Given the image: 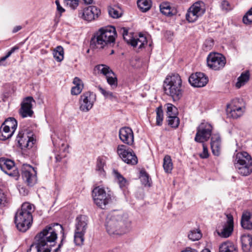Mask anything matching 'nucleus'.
Segmentation results:
<instances>
[{
    "label": "nucleus",
    "mask_w": 252,
    "mask_h": 252,
    "mask_svg": "<svg viewBox=\"0 0 252 252\" xmlns=\"http://www.w3.org/2000/svg\"><path fill=\"white\" fill-rule=\"evenodd\" d=\"M35 103V101L33 98L29 96L25 97L21 103V106H25L32 109L33 105Z\"/></svg>",
    "instance_id": "nucleus-44"
},
{
    "label": "nucleus",
    "mask_w": 252,
    "mask_h": 252,
    "mask_svg": "<svg viewBox=\"0 0 252 252\" xmlns=\"http://www.w3.org/2000/svg\"><path fill=\"white\" fill-rule=\"evenodd\" d=\"M92 196L94 203L99 208L104 209L111 200V195L106 192L104 189L100 186L94 189Z\"/></svg>",
    "instance_id": "nucleus-8"
},
{
    "label": "nucleus",
    "mask_w": 252,
    "mask_h": 252,
    "mask_svg": "<svg viewBox=\"0 0 252 252\" xmlns=\"http://www.w3.org/2000/svg\"><path fill=\"white\" fill-rule=\"evenodd\" d=\"M22 27L21 26H17L14 28L12 32L13 33H16L20 31Z\"/></svg>",
    "instance_id": "nucleus-58"
},
{
    "label": "nucleus",
    "mask_w": 252,
    "mask_h": 252,
    "mask_svg": "<svg viewBox=\"0 0 252 252\" xmlns=\"http://www.w3.org/2000/svg\"><path fill=\"white\" fill-rule=\"evenodd\" d=\"M139 178L142 184L145 186H150L149 176L145 170H141L140 171Z\"/></svg>",
    "instance_id": "nucleus-41"
},
{
    "label": "nucleus",
    "mask_w": 252,
    "mask_h": 252,
    "mask_svg": "<svg viewBox=\"0 0 252 252\" xmlns=\"http://www.w3.org/2000/svg\"><path fill=\"white\" fill-rule=\"evenodd\" d=\"M108 10L109 15L113 18H118L122 16V12L116 8L109 7Z\"/></svg>",
    "instance_id": "nucleus-45"
},
{
    "label": "nucleus",
    "mask_w": 252,
    "mask_h": 252,
    "mask_svg": "<svg viewBox=\"0 0 252 252\" xmlns=\"http://www.w3.org/2000/svg\"><path fill=\"white\" fill-rule=\"evenodd\" d=\"M227 107L230 108V116L234 119L241 117L246 111V103L241 97L233 99Z\"/></svg>",
    "instance_id": "nucleus-10"
},
{
    "label": "nucleus",
    "mask_w": 252,
    "mask_h": 252,
    "mask_svg": "<svg viewBox=\"0 0 252 252\" xmlns=\"http://www.w3.org/2000/svg\"><path fill=\"white\" fill-rule=\"evenodd\" d=\"M117 36L115 28L113 26L101 28L92 38L91 45L96 48L102 49L105 46L114 43Z\"/></svg>",
    "instance_id": "nucleus-4"
},
{
    "label": "nucleus",
    "mask_w": 252,
    "mask_h": 252,
    "mask_svg": "<svg viewBox=\"0 0 252 252\" xmlns=\"http://www.w3.org/2000/svg\"><path fill=\"white\" fill-rule=\"evenodd\" d=\"M178 110L177 108L170 103L167 104L166 114L168 117L177 116Z\"/></svg>",
    "instance_id": "nucleus-42"
},
{
    "label": "nucleus",
    "mask_w": 252,
    "mask_h": 252,
    "mask_svg": "<svg viewBox=\"0 0 252 252\" xmlns=\"http://www.w3.org/2000/svg\"><path fill=\"white\" fill-rule=\"evenodd\" d=\"M115 173L117 179L118 180L120 186L122 188L125 186L126 183V179L117 171H115Z\"/></svg>",
    "instance_id": "nucleus-49"
},
{
    "label": "nucleus",
    "mask_w": 252,
    "mask_h": 252,
    "mask_svg": "<svg viewBox=\"0 0 252 252\" xmlns=\"http://www.w3.org/2000/svg\"><path fill=\"white\" fill-rule=\"evenodd\" d=\"M58 230H60L61 232L63 233V238L60 244L62 246L64 239V232L62 225L58 223L47 226L42 231L36 235L35 240L45 248H49L51 251L57 239V231Z\"/></svg>",
    "instance_id": "nucleus-2"
},
{
    "label": "nucleus",
    "mask_w": 252,
    "mask_h": 252,
    "mask_svg": "<svg viewBox=\"0 0 252 252\" xmlns=\"http://www.w3.org/2000/svg\"><path fill=\"white\" fill-rule=\"evenodd\" d=\"M0 169L10 177L17 180L19 172L13 160L5 158H0Z\"/></svg>",
    "instance_id": "nucleus-12"
},
{
    "label": "nucleus",
    "mask_w": 252,
    "mask_h": 252,
    "mask_svg": "<svg viewBox=\"0 0 252 252\" xmlns=\"http://www.w3.org/2000/svg\"><path fill=\"white\" fill-rule=\"evenodd\" d=\"M242 250L244 252H250L252 247V237L250 235H243L241 237Z\"/></svg>",
    "instance_id": "nucleus-26"
},
{
    "label": "nucleus",
    "mask_w": 252,
    "mask_h": 252,
    "mask_svg": "<svg viewBox=\"0 0 252 252\" xmlns=\"http://www.w3.org/2000/svg\"><path fill=\"white\" fill-rule=\"evenodd\" d=\"M211 147L213 154L218 156L220 153V138L218 135H214L211 138Z\"/></svg>",
    "instance_id": "nucleus-23"
},
{
    "label": "nucleus",
    "mask_w": 252,
    "mask_h": 252,
    "mask_svg": "<svg viewBox=\"0 0 252 252\" xmlns=\"http://www.w3.org/2000/svg\"><path fill=\"white\" fill-rule=\"evenodd\" d=\"M243 22L246 24L252 23V7L244 16L243 19Z\"/></svg>",
    "instance_id": "nucleus-48"
},
{
    "label": "nucleus",
    "mask_w": 252,
    "mask_h": 252,
    "mask_svg": "<svg viewBox=\"0 0 252 252\" xmlns=\"http://www.w3.org/2000/svg\"><path fill=\"white\" fill-rule=\"evenodd\" d=\"M19 113L22 118H26L28 117H32L33 114V111L32 108L21 106L19 110Z\"/></svg>",
    "instance_id": "nucleus-39"
},
{
    "label": "nucleus",
    "mask_w": 252,
    "mask_h": 252,
    "mask_svg": "<svg viewBox=\"0 0 252 252\" xmlns=\"http://www.w3.org/2000/svg\"><path fill=\"white\" fill-rule=\"evenodd\" d=\"M137 3L139 9L143 12L149 10L151 6L150 0H138Z\"/></svg>",
    "instance_id": "nucleus-36"
},
{
    "label": "nucleus",
    "mask_w": 252,
    "mask_h": 252,
    "mask_svg": "<svg viewBox=\"0 0 252 252\" xmlns=\"http://www.w3.org/2000/svg\"><path fill=\"white\" fill-rule=\"evenodd\" d=\"M121 32H122V34L123 36V38L125 40H126L128 43H129L130 41V39L131 38H129V39H127L126 36L128 34V31L125 28H123L121 29Z\"/></svg>",
    "instance_id": "nucleus-52"
},
{
    "label": "nucleus",
    "mask_w": 252,
    "mask_h": 252,
    "mask_svg": "<svg viewBox=\"0 0 252 252\" xmlns=\"http://www.w3.org/2000/svg\"><path fill=\"white\" fill-rule=\"evenodd\" d=\"M95 69L98 70V72L102 74L105 76L108 75V74H112L113 71L110 69V68L103 64H98L96 65L95 67Z\"/></svg>",
    "instance_id": "nucleus-35"
},
{
    "label": "nucleus",
    "mask_w": 252,
    "mask_h": 252,
    "mask_svg": "<svg viewBox=\"0 0 252 252\" xmlns=\"http://www.w3.org/2000/svg\"><path fill=\"white\" fill-rule=\"evenodd\" d=\"M219 252H237V251L236 248L232 243L227 241L220 245Z\"/></svg>",
    "instance_id": "nucleus-30"
},
{
    "label": "nucleus",
    "mask_w": 252,
    "mask_h": 252,
    "mask_svg": "<svg viewBox=\"0 0 252 252\" xmlns=\"http://www.w3.org/2000/svg\"><path fill=\"white\" fill-rule=\"evenodd\" d=\"M9 56H8V54H7L4 57H3L0 58V66L2 65V62L5 61L6 59H7Z\"/></svg>",
    "instance_id": "nucleus-57"
},
{
    "label": "nucleus",
    "mask_w": 252,
    "mask_h": 252,
    "mask_svg": "<svg viewBox=\"0 0 252 252\" xmlns=\"http://www.w3.org/2000/svg\"><path fill=\"white\" fill-rule=\"evenodd\" d=\"M250 73L249 70L242 72L241 75L238 78L237 82L236 83V87L238 89L245 85L249 80Z\"/></svg>",
    "instance_id": "nucleus-28"
},
{
    "label": "nucleus",
    "mask_w": 252,
    "mask_h": 252,
    "mask_svg": "<svg viewBox=\"0 0 252 252\" xmlns=\"http://www.w3.org/2000/svg\"><path fill=\"white\" fill-rule=\"evenodd\" d=\"M64 4L72 9H75L79 4L78 0H63Z\"/></svg>",
    "instance_id": "nucleus-47"
},
{
    "label": "nucleus",
    "mask_w": 252,
    "mask_h": 252,
    "mask_svg": "<svg viewBox=\"0 0 252 252\" xmlns=\"http://www.w3.org/2000/svg\"><path fill=\"white\" fill-rule=\"evenodd\" d=\"M33 211V205L29 202L24 203L21 209L17 211L14 221L19 231L25 232L31 227L32 221V213Z\"/></svg>",
    "instance_id": "nucleus-3"
},
{
    "label": "nucleus",
    "mask_w": 252,
    "mask_h": 252,
    "mask_svg": "<svg viewBox=\"0 0 252 252\" xmlns=\"http://www.w3.org/2000/svg\"><path fill=\"white\" fill-rule=\"evenodd\" d=\"M208 67L214 70H219L224 67L226 64L224 56L219 53H210L207 59Z\"/></svg>",
    "instance_id": "nucleus-13"
},
{
    "label": "nucleus",
    "mask_w": 252,
    "mask_h": 252,
    "mask_svg": "<svg viewBox=\"0 0 252 252\" xmlns=\"http://www.w3.org/2000/svg\"><path fill=\"white\" fill-rule=\"evenodd\" d=\"M212 128L211 124L206 122L201 123L197 128L195 141L199 143L208 141L212 134Z\"/></svg>",
    "instance_id": "nucleus-14"
},
{
    "label": "nucleus",
    "mask_w": 252,
    "mask_h": 252,
    "mask_svg": "<svg viewBox=\"0 0 252 252\" xmlns=\"http://www.w3.org/2000/svg\"><path fill=\"white\" fill-rule=\"evenodd\" d=\"M95 100V95H81L79 99L80 110L88 112L92 108Z\"/></svg>",
    "instance_id": "nucleus-21"
},
{
    "label": "nucleus",
    "mask_w": 252,
    "mask_h": 252,
    "mask_svg": "<svg viewBox=\"0 0 252 252\" xmlns=\"http://www.w3.org/2000/svg\"><path fill=\"white\" fill-rule=\"evenodd\" d=\"M226 220L219 224L217 228L216 232L222 238H228L232 233L234 227L233 217L231 214H226Z\"/></svg>",
    "instance_id": "nucleus-9"
},
{
    "label": "nucleus",
    "mask_w": 252,
    "mask_h": 252,
    "mask_svg": "<svg viewBox=\"0 0 252 252\" xmlns=\"http://www.w3.org/2000/svg\"><path fill=\"white\" fill-rule=\"evenodd\" d=\"M32 136L31 133H25L21 130L19 132L16 140L21 149H30L32 147L35 141Z\"/></svg>",
    "instance_id": "nucleus-17"
},
{
    "label": "nucleus",
    "mask_w": 252,
    "mask_h": 252,
    "mask_svg": "<svg viewBox=\"0 0 252 252\" xmlns=\"http://www.w3.org/2000/svg\"><path fill=\"white\" fill-rule=\"evenodd\" d=\"M108 83L112 87H116L117 86V79L113 72L112 74H108L106 76Z\"/></svg>",
    "instance_id": "nucleus-46"
},
{
    "label": "nucleus",
    "mask_w": 252,
    "mask_h": 252,
    "mask_svg": "<svg viewBox=\"0 0 252 252\" xmlns=\"http://www.w3.org/2000/svg\"><path fill=\"white\" fill-rule=\"evenodd\" d=\"M54 58L58 62H61L63 59V49L61 46H57L53 51Z\"/></svg>",
    "instance_id": "nucleus-37"
},
{
    "label": "nucleus",
    "mask_w": 252,
    "mask_h": 252,
    "mask_svg": "<svg viewBox=\"0 0 252 252\" xmlns=\"http://www.w3.org/2000/svg\"><path fill=\"white\" fill-rule=\"evenodd\" d=\"M55 3L57 5V11L62 14L65 11V9L61 5L59 0H56Z\"/></svg>",
    "instance_id": "nucleus-53"
},
{
    "label": "nucleus",
    "mask_w": 252,
    "mask_h": 252,
    "mask_svg": "<svg viewBox=\"0 0 252 252\" xmlns=\"http://www.w3.org/2000/svg\"><path fill=\"white\" fill-rule=\"evenodd\" d=\"M181 252H194L192 251L190 249H186L182 251Z\"/></svg>",
    "instance_id": "nucleus-60"
},
{
    "label": "nucleus",
    "mask_w": 252,
    "mask_h": 252,
    "mask_svg": "<svg viewBox=\"0 0 252 252\" xmlns=\"http://www.w3.org/2000/svg\"><path fill=\"white\" fill-rule=\"evenodd\" d=\"M188 237L190 240L195 241L199 240L202 237V234L199 229H194L189 231Z\"/></svg>",
    "instance_id": "nucleus-38"
},
{
    "label": "nucleus",
    "mask_w": 252,
    "mask_h": 252,
    "mask_svg": "<svg viewBox=\"0 0 252 252\" xmlns=\"http://www.w3.org/2000/svg\"><path fill=\"white\" fill-rule=\"evenodd\" d=\"M160 10L163 14L169 17L177 13V10L174 7H171L168 3H161L160 5Z\"/></svg>",
    "instance_id": "nucleus-25"
},
{
    "label": "nucleus",
    "mask_w": 252,
    "mask_h": 252,
    "mask_svg": "<svg viewBox=\"0 0 252 252\" xmlns=\"http://www.w3.org/2000/svg\"><path fill=\"white\" fill-rule=\"evenodd\" d=\"M210 252V250H208V249H207V250H206V252Z\"/></svg>",
    "instance_id": "nucleus-63"
},
{
    "label": "nucleus",
    "mask_w": 252,
    "mask_h": 252,
    "mask_svg": "<svg viewBox=\"0 0 252 252\" xmlns=\"http://www.w3.org/2000/svg\"><path fill=\"white\" fill-rule=\"evenodd\" d=\"M205 11L203 2H196L188 9L186 15V19L189 22H194L201 16Z\"/></svg>",
    "instance_id": "nucleus-15"
},
{
    "label": "nucleus",
    "mask_w": 252,
    "mask_h": 252,
    "mask_svg": "<svg viewBox=\"0 0 252 252\" xmlns=\"http://www.w3.org/2000/svg\"><path fill=\"white\" fill-rule=\"evenodd\" d=\"M199 156L202 158H207L209 157L207 147L204 144H203V152Z\"/></svg>",
    "instance_id": "nucleus-50"
},
{
    "label": "nucleus",
    "mask_w": 252,
    "mask_h": 252,
    "mask_svg": "<svg viewBox=\"0 0 252 252\" xmlns=\"http://www.w3.org/2000/svg\"><path fill=\"white\" fill-rule=\"evenodd\" d=\"M88 218L85 215H80L75 219L74 241L80 246L84 241V235L88 228Z\"/></svg>",
    "instance_id": "nucleus-7"
},
{
    "label": "nucleus",
    "mask_w": 252,
    "mask_h": 252,
    "mask_svg": "<svg viewBox=\"0 0 252 252\" xmlns=\"http://www.w3.org/2000/svg\"><path fill=\"white\" fill-rule=\"evenodd\" d=\"M139 39L131 38L129 43L133 47L138 46L139 48H142L144 45L147 43L145 36L140 34Z\"/></svg>",
    "instance_id": "nucleus-31"
},
{
    "label": "nucleus",
    "mask_w": 252,
    "mask_h": 252,
    "mask_svg": "<svg viewBox=\"0 0 252 252\" xmlns=\"http://www.w3.org/2000/svg\"><path fill=\"white\" fill-rule=\"evenodd\" d=\"M241 223L244 229H252V216L250 213L246 212L243 214Z\"/></svg>",
    "instance_id": "nucleus-24"
},
{
    "label": "nucleus",
    "mask_w": 252,
    "mask_h": 252,
    "mask_svg": "<svg viewBox=\"0 0 252 252\" xmlns=\"http://www.w3.org/2000/svg\"><path fill=\"white\" fill-rule=\"evenodd\" d=\"M101 13L99 9L94 6H90L84 9L81 17L84 20L91 22L95 20Z\"/></svg>",
    "instance_id": "nucleus-19"
},
{
    "label": "nucleus",
    "mask_w": 252,
    "mask_h": 252,
    "mask_svg": "<svg viewBox=\"0 0 252 252\" xmlns=\"http://www.w3.org/2000/svg\"><path fill=\"white\" fill-rule=\"evenodd\" d=\"M163 167L166 173L171 172L173 169V163L170 156L166 155L163 158Z\"/></svg>",
    "instance_id": "nucleus-33"
},
{
    "label": "nucleus",
    "mask_w": 252,
    "mask_h": 252,
    "mask_svg": "<svg viewBox=\"0 0 252 252\" xmlns=\"http://www.w3.org/2000/svg\"><path fill=\"white\" fill-rule=\"evenodd\" d=\"M99 89L100 90L101 93L102 94H106L105 91L102 89L101 87H99Z\"/></svg>",
    "instance_id": "nucleus-61"
},
{
    "label": "nucleus",
    "mask_w": 252,
    "mask_h": 252,
    "mask_svg": "<svg viewBox=\"0 0 252 252\" xmlns=\"http://www.w3.org/2000/svg\"><path fill=\"white\" fill-rule=\"evenodd\" d=\"M13 133L14 132H12L10 129H7L2 125L0 127V140H6L10 138Z\"/></svg>",
    "instance_id": "nucleus-32"
},
{
    "label": "nucleus",
    "mask_w": 252,
    "mask_h": 252,
    "mask_svg": "<svg viewBox=\"0 0 252 252\" xmlns=\"http://www.w3.org/2000/svg\"><path fill=\"white\" fill-rule=\"evenodd\" d=\"M173 96H176V97H178L179 95H172Z\"/></svg>",
    "instance_id": "nucleus-64"
},
{
    "label": "nucleus",
    "mask_w": 252,
    "mask_h": 252,
    "mask_svg": "<svg viewBox=\"0 0 252 252\" xmlns=\"http://www.w3.org/2000/svg\"><path fill=\"white\" fill-rule=\"evenodd\" d=\"M119 137L124 143L131 146L134 143V135L132 130L129 127H124L119 130Z\"/></svg>",
    "instance_id": "nucleus-20"
},
{
    "label": "nucleus",
    "mask_w": 252,
    "mask_h": 252,
    "mask_svg": "<svg viewBox=\"0 0 252 252\" xmlns=\"http://www.w3.org/2000/svg\"><path fill=\"white\" fill-rule=\"evenodd\" d=\"M5 201V195L1 189H0V207Z\"/></svg>",
    "instance_id": "nucleus-54"
},
{
    "label": "nucleus",
    "mask_w": 252,
    "mask_h": 252,
    "mask_svg": "<svg viewBox=\"0 0 252 252\" xmlns=\"http://www.w3.org/2000/svg\"><path fill=\"white\" fill-rule=\"evenodd\" d=\"M2 125L14 132L17 126V122L14 118H9Z\"/></svg>",
    "instance_id": "nucleus-34"
},
{
    "label": "nucleus",
    "mask_w": 252,
    "mask_h": 252,
    "mask_svg": "<svg viewBox=\"0 0 252 252\" xmlns=\"http://www.w3.org/2000/svg\"><path fill=\"white\" fill-rule=\"evenodd\" d=\"M117 152L125 163L131 165H135L137 163V158L133 151L129 148H127L124 145H119L118 146Z\"/></svg>",
    "instance_id": "nucleus-11"
},
{
    "label": "nucleus",
    "mask_w": 252,
    "mask_h": 252,
    "mask_svg": "<svg viewBox=\"0 0 252 252\" xmlns=\"http://www.w3.org/2000/svg\"><path fill=\"white\" fill-rule=\"evenodd\" d=\"M105 158L98 157L96 160L95 170L99 175L102 176H105V171L104 169V166H105Z\"/></svg>",
    "instance_id": "nucleus-29"
},
{
    "label": "nucleus",
    "mask_w": 252,
    "mask_h": 252,
    "mask_svg": "<svg viewBox=\"0 0 252 252\" xmlns=\"http://www.w3.org/2000/svg\"><path fill=\"white\" fill-rule=\"evenodd\" d=\"M61 244H59L58 247L53 250V252H59L60 251ZM27 252H51L49 248H45L35 240L34 243L32 244Z\"/></svg>",
    "instance_id": "nucleus-22"
},
{
    "label": "nucleus",
    "mask_w": 252,
    "mask_h": 252,
    "mask_svg": "<svg viewBox=\"0 0 252 252\" xmlns=\"http://www.w3.org/2000/svg\"><path fill=\"white\" fill-rule=\"evenodd\" d=\"M221 7L222 10L228 11L231 9V6L228 1L223 0L221 3Z\"/></svg>",
    "instance_id": "nucleus-51"
},
{
    "label": "nucleus",
    "mask_w": 252,
    "mask_h": 252,
    "mask_svg": "<svg viewBox=\"0 0 252 252\" xmlns=\"http://www.w3.org/2000/svg\"><path fill=\"white\" fill-rule=\"evenodd\" d=\"M182 80L178 74L168 76L163 82V89L165 94H182L186 92L182 86Z\"/></svg>",
    "instance_id": "nucleus-6"
},
{
    "label": "nucleus",
    "mask_w": 252,
    "mask_h": 252,
    "mask_svg": "<svg viewBox=\"0 0 252 252\" xmlns=\"http://www.w3.org/2000/svg\"><path fill=\"white\" fill-rule=\"evenodd\" d=\"M73 83L75 85L71 89V94H79L83 88V84L78 77H75Z\"/></svg>",
    "instance_id": "nucleus-27"
},
{
    "label": "nucleus",
    "mask_w": 252,
    "mask_h": 252,
    "mask_svg": "<svg viewBox=\"0 0 252 252\" xmlns=\"http://www.w3.org/2000/svg\"><path fill=\"white\" fill-rule=\"evenodd\" d=\"M106 228L110 235H121L129 232L131 228V221L126 215L114 212L109 214L106 220Z\"/></svg>",
    "instance_id": "nucleus-1"
},
{
    "label": "nucleus",
    "mask_w": 252,
    "mask_h": 252,
    "mask_svg": "<svg viewBox=\"0 0 252 252\" xmlns=\"http://www.w3.org/2000/svg\"><path fill=\"white\" fill-rule=\"evenodd\" d=\"M156 115V125L158 126H160L162 124L163 120V112L161 106L157 108Z\"/></svg>",
    "instance_id": "nucleus-40"
},
{
    "label": "nucleus",
    "mask_w": 252,
    "mask_h": 252,
    "mask_svg": "<svg viewBox=\"0 0 252 252\" xmlns=\"http://www.w3.org/2000/svg\"><path fill=\"white\" fill-rule=\"evenodd\" d=\"M19 49L18 47L14 46L12 47L11 50L7 53L8 54V56L9 57L10 55L16 50H18Z\"/></svg>",
    "instance_id": "nucleus-56"
},
{
    "label": "nucleus",
    "mask_w": 252,
    "mask_h": 252,
    "mask_svg": "<svg viewBox=\"0 0 252 252\" xmlns=\"http://www.w3.org/2000/svg\"><path fill=\"white\" fill-rule=\"evenodd\" d=\"M204 45L207 47V46L209 45V47H211L213 45V41L212 40H206V42L204 43Z\"/></svg>",
    "instance_id": "nucleus-55"
},
{
    "label": "nucleus",
    "mask_w": 252,
    "mask_h": 252,
    "mask_svg": "<svg viewBox=\"0 0 252 252\" xmlns=\"http://www.w3.org/2000/svg\"><path fill=\"white\" fill-rule=\"evenodd\" d=\"M22 176L25 182L30 186H33L36 182V171L29 164H25L22 167Z\"/></svg>",
    "instance_id": "nucleus-16"
},
{
    "label": "nucleus",
    "mask_w": 252,
    "mask_h": 252,
    "mask_svg": "<svg viewBox=\"0 0 252 252\" xmlns=\"http://www.w3.org/2000/svg\"><path fill=\"white\" fill-rule=\"evenodd\" d=\"M114 50H112L111 51V52L110 54H114Z\"/></svg>",
    "instance_id": "nucleus-62"
},
{
    "label": "nucleus",
    "mask_w": 252,
    "mask_h": 252,
    "mask_svg": "<svg viewBox=\"0 0 252 252\" xmlns=\"http://www.w3.org/2000/svg\"><path fill=\"white\" fill-rule=\"evenodd\" d=\"M189 81L194 87H202L206 85L208 79L203 73L196 72L190 76Z\"/></svg>",
    "instance_id": "nucleus-18"
},
{
    "label": "nucleus",
    "mask_w": 252,
    "mask_h": 252,
    "mask_svg": "<svg viewBox=\"0 0 252 252\" xmlns=\"http://www.w3.org/2000/svg\"><path fill=\"white\" fill-rule=\"evenodd\" d=\"M168 124L173 128H177L180 124L179 118L177 116L168 117Z\"/></svg>",
    "instance_id": "nucleus-43"
},
{
    "label": "nucleus",
    "mask_w": 252,
    "mask_h": 252,
    "mask_svg": "<svg viewBox=\"0 0 252 252\" xmlns=\"http://www.w3.org/2000/svg\"><path fill=\"white\" fill-rule=\"evenodd\" d=\"M86 4H89L93 3V0H82Z\"/></svg>",
    "instance_id": "nucleus-59"
},
{
    "label": "nucleus",
    "mask_w": 252,
    "mask_h": 252,
    "mask_svg": "<svg viewBox=\"0 0 252 252\" xmlns=\"http://www.w3.org/2000/svg\"><path fill=\"white\" fill-rule=\"evenodd\" d=\"M233 162L237 172L242 176H247L252 172V158L245 151L234 154Z\"/></svg>",
    "instance_id": "nucleus-5"
}]
</instances>
